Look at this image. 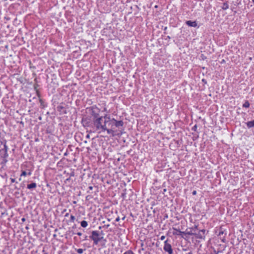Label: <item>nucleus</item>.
Listing matches in <instances>:
<instances>
[{
    "label": "nucleus",
    "instance_id": "obj_1",
    "mask_svg": "<svg viewBox=\"0 0 254 254\" xmlns=\"http://www.w3.org/2000/svg\"><path fill=\"white\" fill-rule=\"evenodd\" d=\"M99 109L96 107H92L91 115L92 117V127L95 131L99 133L107 131V133L113 132L112 129H108V125L109 123L112 124L115 122V119L111 118L108 115L104 116H99Z\"/></svg>",
    "mask_w": 254,
    "mask_h": 254
},
{
    "label": "nucleus",
    "instance_id": "obj_2",
    "mask_svg": "<svg viewBox=\"0 0 254 254\" xmlns=\"http://www.w3.org/2000/svg\"><path fill=\"white\" fill-rule=\"evenodd\" d=\"M123 125L124 123L122 121H117L116 120H115V122H113L112 124L109 123L108 126L110 127V128H108V129H112L113 130V132L108 134L111 135L112 136L121 134V133L118 132V131L120 130Z\"/></svg>",
    "mask_w": 254,
    "mask_h": 254
},
{
    "label": "nucleus",
    "instance_id": "obj_3",
    "mask_svg": "<svg viewBox=\"0 0 254 254\" xmlns=\"http://www.w3.org/2000/svg\"><path fill=\"white\" fill-rule=\"evenodd\" d=\"M90 238L93 241V243L95 245H97L100 241H103L104 242L103 246H104L107 242L106 240L104 239L103 236H101L99 235V232L97 231H93Z\"/></svg>",
    "mask_w": 254,
    "mask_h": 254
},
{
    "label": "nucleus",
    "instance_id": "obj_4",
    "mask_svg": "<svg viewBox=\"0 0 254 254\" xmlns=\"http://www.w3.org/2000/svg\"><path fill=\"white\" fill-rule=\"evenodd\" d=\"M164 250L167 252L169 254H173V250L171 245L168 243V240L164 242Z\"/></svg>",
    "mask_w": 254,
    "mask_h": 254
},
{
    "label": "nucleus",
    "instance_id": "obj_5",
    "mask_svg": "<svg viewBox=\"0 0 254 254\" xmlns=\"http://www.w3.org/2000/svg\"><path fill=\"white\" fill-rule=\"evenodd\" d=\"M205 230L204 229L200 230L197 234L190 233V234L194 235L197 238L202 239L204 237Z\"/></svg>",
    "mask_w": 254,
    "mask_h": 254
},
{
    "label": "nucleus",
    "instance_id": "obj_6",
    "mask_svg": "<svg viewBox=\"0 0 254 254\" xmlns=\"http://www.w3.org/2000/svg\"><path fill=\"white\" fill-rule=\"evenodd\" d=\"M186 23L187 25L190 27H196L197 25V24L195 21H192L190 20H188L186 22Z\"/></svg>",
    "mask_w": 254,
    "mask_h": 254
},
{
    "label": "nucleus",
    "instance_id": "obj_7",
    "mask_svg": "<svg viewBox=\"0 0 254 254\" xmlns=\"http://www.w3.org/2000/svg\"><path fill=\"white\" fill-rule=\"evenodd\" d=\"M247 126L249 128H251L254 127V120L252 121H249L247 123Z\"/></svg>",
    "mask_w": 254,
    "mask_h": 254
},
{
    "label": "nucleus",
    "instance_id": "obj_8",
    "mask_svg": "<svg viewBox=\"0 0 254 254\" xmlns=\"http://www.w3.org/2000/svg\"><path fill=\"white\" fill-rule=\"evenodd\" d=\"M37 185L35 183H32L27 185V188L28 189H34L36 187Z\"/></svg>",
    "mask_w": 254,
    "mask_h": 254
},
{
    "label": "nucleus",
    "instance_id": "obj_9",
    "mask_svg": "<svg viewBox=\"0 0 254 254\" xmlns=\"http://www.w3.org/2000/svg\"><path fill=\"white\" fill-rule=\"evenodd\" d=\"M4 157H7L8 156V154H7V150H8V147L7 146V145H6V144H4Z\"/></svg>",
    "mask_w": 254,
    "mask_h": 254
},
{
    "label": "nucleus",
    "instance_id": "obj_10",
    "mask_svg": "<svg viewBox=\"0 0 254 254\" xmlns=\"http://www.w3.org/2000/svg\"><path fill=\"white\" fill-rule=\"evenodd\" d=\"M81 226L83 228H86L88 226V223L87 221L83 220L81 222Z\"/></svg>",
    "mask_w": 254,
    "mask_h": 254
},
{
    "label": "nucleus",
    "instance_id": "obj_11",
    "mask_svg": "<svg viewBox=\"0 0 254 254\" xmlns=\"http://www.w3.org/2000/svg\"><path fill=\"white\" fill-rule=\"evenodd\" d=\"M250 104L248 101H246L243 105V107L248 108L250 107Z\"/></svg>",
    "mask_w": 254,
    "mask_h": 254
},
{
    "label": "nucleus",
    "instance_id": "obj_12",
    "mask_svg": "<svg viewBox=\"0 0 254 254\" xmlns=\"http://www.w3.org/2000/svg\"><path fill=\"white\" fill-rule=\"evenodd\" d=\"M228 8H229V5H228V3H227V2H224V3L223 4V5H222V8L223 10H226V9H227Z\"/></svg>",
    "mask_w": 254,
    "mask_h": 254
},
{
    "label": "nucleus",
    "instance_id": "obj_13",
    "mask_svg": "<svg viewBox=\"0 0 254 254\" xmlns=\"http://www.w3.org/2000/svg\"><path fill=\"white\" fill-rule=\"evenodd\" d=\"M174 231H175V232L173 233V234H174V235H180V234L184 233V232L181 231L180 230H178L176 228H174Z\"/></svg>",
    "mask_w": 254,
    "mask_h": 254
},
{
    "label": "nucleus",
    "instance_id": "obj_14",
    "mask_svg": "<svg viewBox=\"0 0 254 254\" xmlns=\"http://www.w3.org/2000/svg\"><path fill=\"white\" fill-rule=\"evenodd\" d=\"M76 251L79 254H81L83 253V252L85 250V249L83 250L82 249H75Z\"/></svg>",
    "mask_w": 254,
    "mask_h": 254
},
{
    "label": "nucleus",
    "instance_id": "obj_15",
    "mask_svg": "<svg viewBox=\"0 0 254 254\" xmlns=\"http://www.w3.org/2000/svg\"><path fill=\"white\" fill-rule=\"evenodd\" d=\"M27 175V173L26 171H23L20 175V177H22V176H26V175Z\"/></svg>",
    "mask_w": 254,
    "mask_h": 254
},
{
    "label": "nucleus",
    "instance_id": "obj_16",
    "mask_svg": "<svg viewBox=\"0 0 254 254\" xmlns=\"http://www.w3.org/2000/svg\"><path fill=\"white\" fill-rule=\"evenodd\" d=\"M124 254H134L133 252L131 250H128Z\"/></svg>",
    "mask_w": 254,
    "mask_h": 254
},
{
    "label": "nucleus",
    "instance_id": "obj_17",
    "mask_svg": "<svg viewBox=\"0 0 254 254\" xmlns=\"http://www.w3.org/2000/svg\"><path fill=\"white\" fill-rule=\"evenodd\" d=\"M32 171L31 170H28V172H27V175L29 176H31L32 174Z\"/></svg>",
    "mask_w": 254,
    "mask_h": 254
},
{
    "label": "nucleus",
    "instance_id": "obj_18",
    "mask_svg": "<svg viewBox=\"0 0 254 254\" xmlns=\"http://www.w3.org/2000/svg\"><path fill=\"white\" fill-rule=\"evenodd\" d=\"M70 218V220L72 221H74V220H75V217L73 215H71Z\"/></svg>",
    "mask_w": 254,
    "mask_h": 254
},
{
    "label": "nucleus",
    "instance_id": "obj_19",
    "mask_svg": "<svg viewBox=\"0 0 254 254\" xmlns=\"http://www.w3.org/2000/svg\"><path fill=\"white\" fill-rule=\"evenodd\" d=\"M165 239V236H161V237H160V240H161V241L164 240Z\"/></svg>",
    "mask_w": 254,
    "mask_h": 254
},
{
    "label": "nucleus",
    "instance_id": "obj_20",
    "mask_svg": "<svg viewBox=\"0 0 254 254\" xmlns=\"http://www.w3.org/2000/svg\"><path fill=\"white\" fill-rule=\"evenodd\" d=\"M10 181H11V182L12 183L15 182V180L14 179H13V178H10Z\"/></svg>",
    "mask_w": 254,
    "mask_h": 254
},
{
    "label": "nucleus",
    "instance_id": "obj_21",
    "mask_svg": "<svg viewBox=\"0 0 254 254\" xmlns=\"http://www.w3.org/2000/svg\"><path fill=\"white\" fill-rule=\"evenodd\" d=\"M120 217H118L116 219V221L118 222V221H120Z\"/></svg>",
    "mask_w": 254,
    "mask_h": 254
},
{
    "label": "nucleus",
    "instance_id": "obj_22",
    "mask_svg": "<svg viewBox=\"0 0 254 254\" xmlns=\"http://www.w3.org/2000/svg\"><path fill=\"white\" fill-rule=\"evenodd\" d=\"M77 235H78V236H81L82 235V233H80V232H78V233H77Z\"/></svg>",
    "mask_w": 254,
    "mask_h": 254
},
{
    "label": "nucleus",
    "instance_id": "obj_23",
    "mask_svg": "<svg viewBox=\"0 0 254 254\" xmlns=\"http://www.w3.org/2000/svg\"><path fill=\"white\" fill-rule=\"evenodd\" d=\"M22 221L24 222L25 220V219L24 218H22L21 219Z\"/></svg>",
    "mask_w": 254,
    "mask_h": 254
},
{
    "label": "nucleus",
    "instance_id": "obj_24",
    "mask_svg": "<svg viewBox=\"0 0 254 254\" xmlns=\"http://www.w3.org/2000/svg\"><path fill=\"white\" fill-rule=\"evenodd\" d=\"M192 194H196V191H193L192 192Z\"/></svg>",
    "mask_w": 254,
    "mask_h": 254
},
{
    "label": "nucleus",
    "instance_id": "obj_25",
    "mask_svg": "<svg viewBox=\"0 0 254 254\" xmlns=\"http://www.w3.org/2000/svg\"><path fill=\"white\" fill-rule=\"evenodd\" d=\"M195 229H197V226H195V227H194Z\"/></svg>",
    "mask_w": 254,
    "mask_h": 254
},
{
    "label": "nucleus",
    "instance_id": "obj_26",
    "mask_svg": "<svg viewBox=\"0 0 254 254\" xmlns=\"http://www.w3.org/2000/svg\"><path fill=\"white\" fill-rule=\"evenodd\" d=\"M19 181H21V177L19 179Z\"/></svg>",
    "mask_w": 254,
    "mask_h": 254
},
{
    "label": "nucleus",
    "instance_id": "obj_27",
    "mask_svg": "<svg viewBox=\"0 0 254 254\" xmlns=\"http://www.w3.org/2000/svg\"><path fill=\"white\" fill-rule=\"evenodd\" d=\"M252 0L254 3V0Z\"/></svg>",
    "mask_w": 254,
    "mask_h": 254
}]
</instances>
